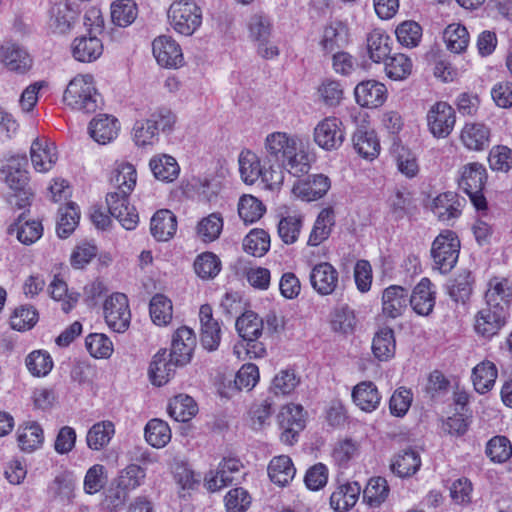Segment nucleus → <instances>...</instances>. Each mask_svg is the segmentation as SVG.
Masks as SVG:
<instances>
[{"mask_svg": "<svg viewBox=\"0 0 512 512\" xmlns=\"http://www.w3.org/2000/svg\"><path fill=\"white\" fill-rule=\"evenodd\" d=\"M264 152L269 162L277 164L278 171L284 168L293 176L300 177L310 170L308 155L296 134L281 131L268 134L264 140Z\"/></svg>", "mask_w": 512, "mask_h": 512, "instance_id": "obj_1", "label": "nucleus"}, {"mask_svg": "<svg viewBox=\"0 0 512 512\" xmlns=\"http://www.w3.org/2000/svg\"><path fill=\"white\" fill-rule=\"evenodd\" d=\"M64 103L71 109L84 113L95 112L99 106L100 95L97 93L94 78L89 74H79L68 84Z\"/></svg>", "mask_w": 512, "mask_h": 512, "instance_id": "obj_2", "label": "nucleus"}, {"mask_svg": "<svg viewBox=\"0 0 512 512\" xmlns=\"http://www.w3.org/2000/svg\"><path fill=\"white\" fill-rule=\"evenodd\" d=\"M167 19L176 33L192 36L202 25V9L194 0H175L168 8Z\"/></svg>", "mask_w": 512, "mask_h": 512, "instance_id": "obj_3", "label": "nucleus"}, {"mask_svg": "<svg viewBox=\"0 0 512 512\" xmlns=\"http://www.w3.org/2000/svg\"><path fill=\"white\" fill-rule=\"evenodd\" d=\"M487 179L485 167L477 162L468 163L460 170L458 185L466 193L477 210H486L487 202L483 188Z\"/></svg>", "mask_w": 512, "mask_h": 512, "instance_id": "obj_4", "label": "nucleus"}, {"mask_svg": "<svg viewBox=\"0 0 512 512\" xmlns=\"http://www.w3.org/2000/svg\"><path fill=\"white\" fill-rule=\"evenodd\" d=\"M249 38L256 43L257 53L264 59H275L278 47L270 40L273 25L271 19L262 13L253 14L247 21Z\"/></svg>", "mask_w": 512, "mask_h": 512, "instance_id": "obj_5", "label": "nucleus"}, {"mask_svg": "<svg viewBox=\"0 0 512 512\" xmlns=\"http://www.w3.org/2000/svg\"><path fill=\"white\" fill-rule=\"evenodd\" d=\"M238 163L241 178L246 184H254L261 178L270 188H274L283 181L282 171L272 168L270 171L263 170L260 158L251 150H243L239 154Z\"/></svg>", "mask_w": 512, "mask_h": 512, "instance_id": "obj_6", "label": "nucleus"}, {"mask_svg": "<svg viewBox=\"0 0 512 512\" xmlns=\"http://www.w3.org/2000/svg\"><path fill=\"white\" fill-rule=\"evenodd\" d=\"M460 250V241L451 230L441 232L433 241L431 257L435 268L442 273H447L457 263Z\"/></svg>", "mask_w": 512, "mask_h": 512, "instance_id": "obj_7", "label": "nucleus"}, {"mask_svg": "<svg viewBox=\"0 0 512 512\" xmlns=\"http://www.w3.org/2000/svg\"><path fill=\"white\" fill-rule=\"evenodd\" d=\"M103 309L106 324L111 330L124 333L129 328L131 311L125 294H112L105 300Z\"/></svg>", "mask_w": 512, "mask_h": 512, "instance_id": "obj_8", "label": "nucleus"}, {"mask_svg": "<svg viewBox=\"0 0 512 512\" xmlns=\"http://www.w3.org/2000/svg\"><path fill=\"white\" fill-rule=\"evenodd\" d=\"M427 126L431 134L438 138L448 137L456 122L455 111L450 104L439 101L433 104L427 112Z\"/></svg>", "mask_w": 512, "mask_h": 512, "instance_id": "obj_9", "label": "nucleus"}, {"mask_svg": "<svg viewBox=\"0 0 512 512\" xmlns=\"http://www.w3.org/2000/svg\"><path fill=\"white\" fill-rule=\"evenodd\" d=\"M278 423L282 430L281 441L292 445L298 434L305 428L306 418L303 407L297 404L283 406L278 414Z\"/></svg>", "mask_w": 512, "mask_h": 512, "instance_id": "obj_10", "label": "nucleus"}, {"mask_svg": "<svg viewBox=\"0 0 512 512\" xmlns=\"http://www.w3.org/2000/svg\"><path fill=\"white\" fill-rule=\"evenodd\" d=\"M315 143L326 151L337 150L344 142L345 132L342 121L336 117H326L314 128Z\"/></svg>", "mask_w": 512, "mask_h": 512, "instance_id": "obj_11", "label": "nucleus"}, {"mask_svg": "<svg viewBox=\"0 0 512 512\" xmlns=\"http://www.w3.org/2000/svg\"><path fill=\"white\" fill-rule=\"evenodd\" d=\"M131 193L109 192L106 196V203L109 213L117 219L126 230H133L138 224V214L129 203Z\"/></svg>", "mask_w": 512, "mask_h": 512, "instance_id": "obj_12", "label": "nucleus"}, {"mask_svg": "<svg viewBox=\"0 0 512 512\" xmlns=\"http://www.w3.org/2000/svg\"><path fill=\"white\" fill-rule=\"evenodd\" d=\"M309 280L313 290L321 295H332L339 287V272L329 262L316 264L310 271Z\"/></svg>", "mask_w": 512, "mask_h": 512, "instance_id": "obj_13", "label": "nucleus"}, {"mask_svg": "<svg viewBox=\"0 0 512 512\" xmlns=\"http://www.w3.org/2000/svg\"><path fill=\"white\" fill-rule=\"evenodd\" d=\"M508 312L504 308L487 305L475 316L474 328L478 335L491 338L505 326Z\"/></svg>", "mask_w": 512, "mask_h": 512, "instance_id": "obj_14", "label": "nucleus"}, {"mask_svg": "<svg viewBox=\"0 0 512 512\" xmlns=\"http://www.w3.org/2000/svg\"><path fill=\"white\" fill-rule=\"evenodd\" d=\"M22 163H26L25 158H12L8 165V172L5 179L10 189L19 192L20 202L16 204L20 208L29 204V200L32 196L31 189L29 188L28 172L21 167Z\"/></svg>", "mask_w": 512, "mask_h": 512, "instance_id": "obj_15", "label": "nucleus"}, {"mask_svg": "<svg viewBox=\"0 0 512 512\" xmlns=\"http://www.w3.org/2000/svg\"><path fill=\"white\" fill-rule=\"evenodd\" d=\"M153 55L157 63L165 68H178L184 58L180 45L170 36H159L152 43Z\"/></svg>", "mask_w": 512, "mask_h": 512, "instance_id": "obj_16", "label": "nucleus"}, {"mask_svg": "<svg viewBox=\"0 0 512 512\" xmlns=\"http://www.w3.org/2000/svg\"><path fill=\"white\" fill-rule=\"evenodd\" d=\"M30 157L37 172L46 173L50 171L58 160L55 143L46 137H37L31 144Z\"/></svg>", "mask_w": 512, "mask_h": 512, "instance_id": "obj_17", "label": "nucleus"}, {"mask_svg": "<svg viewBox=\"0 0 512 512\" xmlns=\"http://www.w3.org/2000/svg\"><path fill=\"white\" fill-rule=\"evenodd\" d=\"M183 366L176 362L166 349L159 350L152 358L148 375L153 385H165L175 374L177 367Z\"/></svg>", "mask_w": 512, "mask_h": 512, "instance_id": "obj_18", "label": "nucleus"}, {"mask_svg": "<svg viewBox=\"0 0 512 512\" xmlns=\"http://www.w3.org/2000/svg\"><path fill=\"white\" fill-rule=\"evenodd\" d=\"M349 42V29L341 21L334 20L324 26L319 46L325 54L336 53L346 47Z\"/></svg>", "mask_w": 512, "mask_h": 512, "instance_id": "obj_19", "label": "nucleus"}, {"mask_svg": "<svg viewBox=\"0 0 512 512\" xmlns=\"http://www.w3.org/2000/svg\"><path fill=\"white\" fill-rule=\"evenodd\" d=\"M330 179L323 174L308 176L305 180H298L293 184L292 193L303 201H315L322 198L330 189Z\"/></svg>", "mask_w": 512, "mask_h": 512, "instance_id": "obj_20", "label": "nucleus"}, {"mask_svg": "<svg viewBox=\"0 0 512 512\" xmlns=\"http://www.w3.org/2000/svg\"><path fill=\"white\" fill-rule=\"evenodd\" d=\"M48 15V29L54 34H65L72 28L78 11L68 2H58L50 7Z\"/></svg>", "mask_w": 512, "mask_h": 512, "instance_id": "obj_21", "label": "nucleus"}, {"mask_svg": "<svg viewBox=\"0 0 512 512\" xmlns=\"http://www.w3.org/2000/svg\"><path fill=\"white\" fill-rule=\"evenodd\" d=\"M436 291L430 279L424 277L409 296L412 309L421 316H428L435 306Z\"/></svg>", "mask_w": 512, "mask_h": 512, "instance_id": "obj_22", "label": "nucleus"}, {"mask_svg": "<svg viewBox=\"0 0 512 512\" xmlns=\"http://www.w3.org/2000/svg\"><path fill=\"white\" fill-rule=\"evenodd\" d=\"M463 201L455 192L441 193L432 202V212L439 221L449 223L461 215Z\"/></svg>", "mask_w": 512, "mask_h": 512, "instance_id": "obj_23", "label": "nucleus"}, {"mask_svg": "<svg viewBox=\"0 0 512 512\" xmlns=\"http://www.w3.org/2000/svg\"><path fill=\"white\" fill-rule=\"evenodd\" d=\"M199 320L203 347L208 351L216 350L221 340V328L218 321L213 318L210 305L205 304L200 307Z\"/></svg>", "mask_w": 512, "mask_h": 512, "instance_id": "obj_24", "label": "nucleus"}, {"mask_svg": "<svg viewBox=\"0 0 512 512\" xmlns=\"http://www.w3.org/2000/svg\"><path fill=\"white\" fill-rule=\"evenodd\" d=\"M491 131L483 123H466L460 133L463 146L470 151H484L490 145Z\"/></svg>", "mask_w": 512, "mask_h": 512, "instance_id": "obj_25", "label": "nucleus"}, {"mask_svg": "<svg viewBox=\"0 0 512 512\" xmlns=\"http://www.w3.org/2000/svg\"><path fill=\"white\" fill-rule=\"evenodd\" d=\"M356 102L367 108H377L381 106L387 96V89L384 84L367 80L359 83L354 90Z\"/></svg>", "mask_w": 512, "mask_h": 512, "instance_id": "obj_26", "label": "nucleus"}, {"mask_svg": "<svg viewBox=\"0 0 512 512\" xmlns=\"http://www.w3.org/2000/svg\"><path fill=\"white\" fill-rule=\"evenodd\" d=\"M120 125L118 120L110 115L100 114L89 123V134L99 144L105 145L116 139Z\"/></svg>", "mask_w": 512, "mask_h": 512, "instance_id": "obj_27", "label": "nucleus"}, {"mask_svg": "<svg viewBox=\"0 0 512 512\" xmlns=\"http://www.w3.org/2000/svg\"><path fill=\"white\" fill-rule=\"evenodd\" d=\"M195 346L196 337L193 330L188 327H181L173 335L169 353L176 358V362L186 365L191 360Z\"/></svg>", "mask_w": 512, "mask_h": 512, "instance_id": "obj_28", "label": "nucleus"}, {"mask_svg": "<svg viewBox=\"0 0 512 512\" xmlns=\"http://www.w3.org/2000/svg\"><path fill=\"white\" fill-rule=\"evenodd\" d=\"M0 59L8 70L17 73H25L32 63L27 51L13 42H6L1 46Z\"/></svg>", "mask_w": 512, "mask_h": 512, "instance_id": "obj_29", "label": "nucleus"}, {"mask_svg": "<svg viewBox=\"0 0 512 512\" xmlns=\"http://www.w3.org/2000/svg\"><path fill=\"white\" fill-rule=\"evenodd\" d=\"M71 52L75 60L90 63L97 60L102 55L103 43L96 36H79L73 40Z\"/></svg>", "mask_w": 512, "mask_h": 512, "instance_id": "obj_30", "label": "nucleus"}, {"mask_svg": "<svg viewBox=\"0 0 512 512\" xmlns=\"http://www.w3.org/2000/svg\"><path fill=\"white\" fill-rule=\"evenodd\" d=\"M409 301L408 290L402 286L391 285L382 294L383 313L390 318H397L406 310Z\"/></svg>", "mask_w": 512, "mask_h": 512, "instance_id": "obj_31", "label": "nucleus"}, {"mask_svg": "<svg viewBox=\"0 0 512 512\" xmlns=\"http://www.w3.org/2000/svg\"><path fill=\"white\" fill-rule=\"evenodd\" d=\"M421 464L419 452L412 448H406L392 457L390 469L398 477L408 478L417 473Z\"/></svg>", "mask_w": 512, "mask_h": 512, "instance_id": "obj_32", "label": "nucleus"}, {"mask_svg": "<svg viewBox=\"0 0 512 512\" xmlns=\"http://www.w3.org/2000/svg\"><path fill=\"white\" fill-rule=\"evenodd\" d=\"M512 297V286L508 279L494 277L489 280L485 293L486 304L494 308H504L508 312L509 302Z\"/></svg>", "mask_w": 512, "mask_h": 512, "instance_id": "obj_33", "label": "nucleus"}, {"mask_svg": "<svg viewBox=\"0 0 512 512\" xmlns=\"http://www.w3.org/2000/svg\"><path fill=\"white\" fill-rule=\"evenodd\" d=\"M352 399L359 409L371 413L379 407L381 395L373 382L363 381L354 386Z\"/></svg>", "mask_w": 512, "mask_h": 512, "instance_id": "obj_34", "label": "nucleus"}, {"mask_svg": "<svg viewBox=\"0 0 512 512\" xmlns=\"http://www.w3.org/2000/svg\"><path fill=\"white\" fill-rule=\"evenodd\" d=\"M353 147L364 159L374 160L380 153V142L374 130L358 128L352 137Z\"/></svg>", "mask_w": 512, "mask_h": 512, "instance_id": "obj_35", "label": "nucleus"}, {"mask_svg": "<svg viewBox=\"0 0 512 512\" xmlns=\"http://www.w3.org/2000/svg\"><path fill=\"white\" fill-rule=\"evenodd\" d=\"M177 219L168 209L158 210L151 218L150 231L157 241H168L176 233Z\"/></svg>", "mask_w": 512, "mask_h": 512, "instance_id": "obj_36", "label": "nucleus"}, {"mask_svg": "<svg viewBox=\"0 0 512 512\" xmlns=\"http://www.w3.org/2000/svg\"><path fill=\"white\" fill-rule=\"evenodd\" d=\"M361 493L358 482H346L339 485L330 496L331 507L338 512H346L357 503Z\"/></svg>", "mask_w": 512, "mask_h": 512, "instance_id": "obj_37", "label": "nucleus"}, {"mask_svg": "<svg viewBox=\"0 0 512 512\" xmlns=\"http://www.w3.org/2000/svg\"><path fill=\"white\" fill-rule=\"evenodd\" d=\"M270 480L281 487L288 485L296 474L291 458L287 455L273 457L267 468Z\"/></svg>", "mask_w": 512, "mask_h": 512, "instance_id": "obj_38", "label": "nucleus"}, {"mask_svg": "<svg viewBox=\"0 0 512 512\" xmlns=\"http://www.w3.org/2000/svg\"><path fill=\"white\" fill-rule=\"evenodd\" d=\"M110 181L115 189L114 192L131 193L137 181L135 167L128 162H116Z\"/></svg>", "mask_w": 512, "mask_h": 512, "instance_id": "obj_39", "label": "nucleus"}, {"mask_svg": "<svg viewBox=\"0 0 512 512\" xmlns=\"http://www.w3.org/2000/svg\"><path fill=\"white\" fill-rule=\"evenodd\" d=\"M334 225V210L332 208L322 209L314 222L307 244L309 246H318L323 243L329 238Z\"/></svg>", "mask_w": 512, "mask_h": 512, "instance_id": "obj_40", "label": "nucleus"}, {"mask_svg": "<svg viewBox=\"0 0 512 512\" xmlns=\"http://www.w3.org/2000/svg\"><path fill=\"white\" fill-rule=\"evenodd\" d=\"M391 38L381 29H374L367 36L369 58L375 63L384 62L391 52Z\"/></svg>", "mask_w": 512, "mask_h": 512, "instance_id": "obj_41", "label": "nucleus"}, {"mask_svg": "<svg viewBox=\"0 0 512 512\" xmlns=\"http://www.w3.org/2000/svg\"><path fill=\"white\" fill-rule=\"evenodd\" d=\"M396 340L394 331L389 327L379 329L372 340V352L379 361H388L394 357Z\"/></svg>", "mask_w": 512, "mask_h": 512, "instance_id": "obj_42", "label": "nucleus"}, {"mask_svg": "<svg viewBox=\"0 0 512 512\" xmlns=\"http://www.w3.org/2000/svg\"><path fill=\"white\" fill-rule=\"evenodd\" d=\"M497 375L498 371L493 362L484 360L477 364L472 371V381L475 390L480 394L490 391L495 384Z\"/></svg>", "mask_w": 512, "mask_h": 512, "instance_id": "obj_43", "label": "nucleus"}, {"mask_svg": "<svg viewBox=\"0 0 512 512\" xmlns=\"http://www.w3.org/2000/svg\"><path fill=\"white\" fill-rule=\"evenodd\" d=\"M154 177L163 182H173L179 175L176 159L167 154L156 155L149 162Z\"/></svg>", "mask_w": 512, "mask_h": 512, "instance_id": "obj_44", "label": "nucleus"}, {"mask_svg": "<svg viewBox=\"0 0 512 512\" xmlns=\"http://www.w3.org/2000/svg\"><path fill=\"white\" fill-rule=\"evenodd\" d=\"M8 234L16 235V238L24 245L35 243L43 234L42 224L38 221H25L19 219L7 229Z\"/></svg>", "mask_w": 512, "mask_h": 512, "instance_id": "obj_45", "label": "nucleus"}, {"mask_svg": "<svg viewBox=\"0 0 512 512\" xmlns=\"http://www.w3.org/2000/svg\"><path fill=\"white\" fill-rule=\"evenodd\" d=\"M115 434V426L109 420L95 423L86 436L87 445L90 449L100 450L107 446Z\"/></svg>", "mask_w": 512, "mask_h": 512, "instance_id": "obj_46", "label": "nucleus"}, {"mask_svg": "<svg viewBox=\"0 0 512 512\" xmlns=\"http://www.w3.org/2000/svg\"><path fill=\"white\" fill-rule=\"evenodd\" d=\"M198 407L192 397L185 394L175 396L169 403V415L178 422H187L196 415Z\"/></svg>", "mask_w": 512, "mask_h": 512, "instance_id": "obj_47", "label": "nucleus"}, {"mask_svg": "<svg viewBox=\"0 0 512 512\" xmlns=\"http://www.w3.org/2000/svg\"><path fill=\"white\" fill-rule=\"evenodd\" d=\"M386 75L393 80H404L411 73L413 64L411 59L402 53L388 56L384 61Z\"/></svg>", "mask_w": 512, "mask_h": 512, "instance_id": "obj_48", "label": "nucleus"}, {"mask_svg": "<svg viewBox=\"0 0 512 512\" xmlns=\"http://www.w3.org/2000/svg\"><path fill=\"white\" fill-rule=\"evenodd\" d=\"M138 15V8L133 0H116L111 4L112 22L119 27L131 25Z\"/></svg>", "mask_w": 512, "mask_h": 512, "instance_id": "obj_49", "label": "nucleus"}, {"mask_svg": "<svg viewBox=\"0 0 512 512\" xmlns=\"http://www.w3.org/2000/svg\"><path fill=\"white\" fill-rule=\"evenodd\" d=\"M43 440V429L36 422H29L18 430V443L23 451L31 452L38 449Z\"/></svg>", "mask_w": 512, "mask_h": 512, "instance_id": "obj_50", "label": "nucleus"}, {"mask_svg": "<svg viewBox=\"0 0 512 512\" xmlns=\"http://www.w3.org/2000/svg\"><path fill=\"white\" fill-rule=\"evenodd\" d=\"M223 217L214 212L202 218L197 225V235L205 243H210L219 238L223 230Z\"/></svg>", "mask_w": 512, "mask_h": 512, "instance_id": "obj_51", "label": "nucleus"}, {"mask_svg": "<svg viewBox=\"0 0 512 512\" xmlns=\"http://www.w3.org/2000/svg\"><path fill=\"white\" fill-rule=\"evenodd\" d=\"M145 439L151 446L163 448L171 440L170 427L163 420L152 419L146 424Z\"/></svg>", "mask_w": 512, "mask_h": 512, "instance_id": "obj_52", "label": "nucleus"}, {"mask_svg": "<svg viewBox=\"0 0 512 512\" xmlns=\"http://www.w3.org/2000/svg\"><path fill=\"white\" fill-rule=\"evenodd\" d=\"M265 211V205L253 195H243L239 199L238 214L245 223L252 224L258 221Z\"/></svg>", "mask_w": 512, "mask_h": 512, "instance_id": "obj_53", "label": "nucleus"}, {"mask_svg": "<svg viewBox=\"0 0 512 512\" xmlns=\"http://www.w3.org/2000/svg\"><path fill=\"white\" fill-rule=\"evenodd\" d=\"M443 38L447 48L454 53H461L469 44V33L465 26L452 23L446 27Z\"/></svg>", "mask_w": 512, "mask_h": 512, "instance_id": "obj_54", "label": "nucleus"}, {"mask_svg": "<svg viewBox=\"0 0 512 512\" xmlns=\"http://www.w3.org/2000/svg\"><path fill=\"white\" fill-rule=\"evenodd\" d=\"M235 326L241 338H259L263 330V320L253 311H246L237 318Z\"/></svg>", "mask_w": 512, "mask_h": 512, "instance_id": "obj_55", "label": "nucleus"}, {"mask_svg": "<svg viewBox=\"0 0 512 512\" xmlns=\"http://www.w3.org/2000/svg\"><path fill=\"white\" fill-rule=\"evenodd\" d=\"M194 270L203 280L214 279L221 271V261L216 254L204 252L196 257Z\"/></svg>", "mask_w": 512, "mask_h": 512, "instance_id": "obj_56", "label": "nucleus"}, {"mask_svg": "<svg viewBox=\"0 0 512 512\" xmlns=\"http://www.w3.org/2000/svg\"><path fill=\"white\" fill-rule=\"evenodd\" d=\"M149 311L154 324L165 326L172 319V302L163 294H156L150 301Z\"/></svg>", "mask_w": 512, "mask_h": 512, "instance_id": "obj_57", "label": "nucleus"}, {"mask_svg": "<svg viewBox=\"0 0 512 512\" xmlns=\"http://www.w3.org/2000/svg\"><path fill=\"white\" fill-rule=\"evenodd\" d=\"M270 248V236L262 229L251 230L243 240V249L256 257L265 255Z\"/></svg>", "mask_w": 512, "mask_h": 512, "instance_id": "obj_58", "label": "nucleus"}, {"mask_svg": "<svg viewBox=\"0 0 512 512\" xmlns=\"http://www.w3.org/2000/svg\"><path fill=\"white\" fill-rule=\"evenodd\" d=\"M389 486L385 478L373 477L363 491L364 501L371 507L380 506L388 497Z\"/></svg>", "mask_w": 512, "mask_h": 512, "instance_id": "obj_59", "label": "nucleus"}, {"mask_svg": "<svg viewBox=\"0 0 512 512\" xmlns=\"http://www.w3.org/2000/svg\"><path fill=\"white\" fill-rule=\"evenodd\" d=\"M80 213L74 203H69L59 209L56 232L60 238H67L77 227Z\"/></svg>", "mask_w": 512, "mask_h": 512, "instance_id": "obj_60", "label": "nucleus"}, {"mask_svg": "<svg viewBox=\"0 0 512 512\" xmlns=\"http://www.w3.org/2000/svg\"><path fill=\"white\" fill-rule=\"evenodd\" d=\"M331 329L336 333H352L356 325L354 311L348 306L335 308L330 316Z\"/></svg>", "mask_w": 512, "mask_h": 512, "instance_id": "obj_61", "label": "nucleus"}, {"mask_svg": "<svg viewBox=\"0 0 512 512\" xmlns=\"http://www.w3.org/2000/svg\"><path fill=\"white\" fill-rule=\"evenodd\" d=\"M28 371L37 377H43L53 368V360L50 354L44 350L32 351L25 360Z\"/></svg>", "mask_w": 512, "mask_h": 512, "instance_id": "obj_62", "label": "nucleus"}, {"mask_svg": "<svg viewBox=\"0 0 512 512\" xmlns=\"http://www.w3.org/2000/svg\"><path fill=\"white\" fill-rule=\"evenodd\" d=\"M395 34L402 46L413 48L419 44L422 38V28L417 22L407 20L397 26Z\"/></svg>", "mask_w": 512, "mask_h": 512, "instance_id": "obj_63", "label": "nucleus"}, {"mask_svg": "<svg viewBox=\"0 0 512 512\" xmlns=\"http://www.w3.org/2000/svg\"><path fill=\"white\" fill-rule=\"evenodd\" d=\"M303 221L300 216L283 217L277 226L279 238L286 245L294 244L300 235Z\"/></svg>", "mask_w": 512, "mask_h": 512, "instance_id": "obj_64", "label": "nucleus"}]
</instances>
